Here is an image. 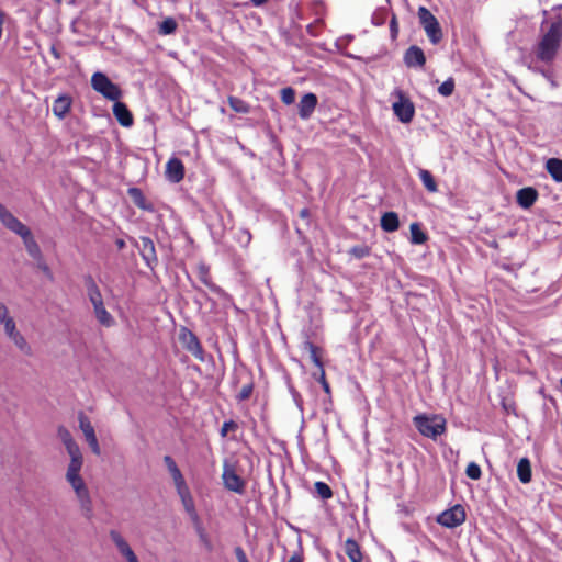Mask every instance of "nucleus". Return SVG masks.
Returning <instances> with one entry per match:
<instances>
[{"mask_svg":"<svg viewBox=\"0 0 562 562\" xmlns=\"http://www.w3.org/2000/svg\"><path fill=\"white\" fill-rule=\"evenodd\" d=\"M562 41V22H552L549 30L539 41L535 54L538 60L544 64H551L558 53Z\"/></svg>","mask_w":562,"mask_h":562,"instance_id":"f257e3e1","label":"nucleus"},{"mask_svg":"<svg viewBox=\"0 0 562 562\" xmlns=\"http://www.w3.org/2000/svg\"><path fill=\"white\" fill-rule=\"evenodd\" d=\"M11 317L8 315L7 306L2 307L0 311V323H5V319H10Z\"/></svg>","mask_w":562,"mask_h":562,"instance_id":"bf43d9fd","label":"nucleus"},{"mask_svg":"<svg viewBox=\"0 0 562 562\" xmlns=\"http://www.w3.org/2000/svg\"><path fill=\"white\" fill-rule=\"evenodd\" d=\"M116 246H117V248H119V249L124 248V246H125L124 240H123V239H117V240H116Z\"/></svg>","mask_w":562,"mask_h":562,"instance_id":"e2e57ef3","label":"nucleus"},{"mask_svg":"<svg viewBox=\"0 0 562 562\" xmlns=\"http://www.w3.org/2000/svg\"><path fill=\"white\" fill-rule=\"evenodd\" d=\"M82 468V460H70L68 464V469L66 472V477L74 476V475H80V471Z\"/></svg>","mask_w":562,"mask_h":562,"instance_id":"ea45409f","label":"nucleus"},{"mask_svg":"<svg viewBox=\"0 0 562 562\" xmlns=\"http://www.w3.org/2000/svg\"><path fill=\"white\" fill-rule=\"evenodd\" d=\"M11 317L8 315L7 306L2 307L0 311V323H5V319H10Z\"/></svg>","mask_w":562,"mask_h":562,"instance_id":"13d9d810","label":"nucleus"},{"mask_svg":"<svg viewBox=\"0 0 562 562\" xmlns=\"http://www.w3.org/2000/svg\"><path fill=\"white\" fill-rule=\"evenodd\" d=\"M91 87L94 91L110 101H117L122 95L120 87L112 82L110 78L101 71H97L92 75Z\"/></svg>","mask_w":562,"mask_h":562,"instance_id":"39448f33","label":"nucleus"},{"mask_svg":"<svg viewBox=\"0 0 562 562\" xmlns=\"http://www.w3.org/2000/svg\"><path fill=\"white\" fill-rule=\"evenodd\" d=\"M414 426L427 438L436 440L446 431V419L438 414H419L413 418Z\"/></svg>","mask_w":562,"mask_h":562,"instance_id":"f03ea898","label":"nucleus"},{"mask_svg":"<svg viewBox=\"0 0 562 562\" xmlns=\"http://www.w3.org/2000/svg\"><path fill=\"white\" fill-rule=\"evenodd\" d=\"M166 177L172 183H178L184 178V166L179 158L172 157L167 161Z\"/></svg>","mask_w":562,"mask_h":562,"instance_id":"a211bd4d","label":"nucleus"},{"mask_svg":"<svg viewBox=\"0 0 562 562\" xmlns=\"http://www.w3.org/2000/svg\"><path fill=\"white\" fill-rule=\"evenodd\" d=\"M390 31H391L392 37L393 38L396 37L398 30H397V22H396V18L395 16H393L391 22H390Z\"/></svg>","mask_w":562,"mask_h":562,"instance_id":"5fc2aeb1","label":"nucleus"},{"mask_svg":"<svg viewBox=\"0 0 562 562\" xmlns=\"http://www.w3.org/2000/svg\"><path fill=\"white\" fill-rule=\"evenodd\" d=\"M10 339L13 341V344L26 356L32 355V348L25 340V338L20 334L16 333Z\"/></svg>","mask_w":562,"mask_h":562,"instance_id":"f704fd0d","label":"nucleus"},{"mask_svg":"<svg viewBox=\"0 0 562 562\" xmlns=\"http://www.w3.org/2000/svg\"><path fill=\"white\" fill-rule=\"evenodd\" d=\"M251 3L255 5V7H261L262 4H265L266 2H268L269 0H250Z\"/></svg>","mask_w":562,"mask_h":562,"instance_id":"052dcab7","label":"nucleus"},{"mask_svg":"<svg viewBox=\"0 0 562 562\" xmlns=\"http://www.w3.org/2000/svg\"><path fill=\"white\" fill-rule=\"evenodd\" d=\"M3 326H4V331L9 338L12 337L14 334L19 333L16 330L15 322L13 318L5 319V323H3Z\"/></svg>","mask_w":562,"mask_h":562,"instance_id":"de8ad7c7","label":"nucleus"},{"mask_svg":"<svg viewBox=\"0 0 562 562\" xmlns=\"http://www.w3.org/2000/svg\"><path fill=\"white\" fill-rule=\"evenodd\" d=\"M136 247L138 248L145 265L153 270L158 263L156 248L153 239L147 236H142L136 243Z\"/></svg>","mask_w":562,"mask_h":562,"instance_id":"9d476101","label":"nucleus"},{"mask_svg":"<svg viewBox=\"0 0 562 562\" xmlns=\"http://www.w3.org/2000/svg\"><path fill=\"white\" fill-rule=\"evenodd\" d=\"M195 528H196V531H198V533L200 536L201 541L206 543L207 542V538H206V535H205L204 529L202 528L200 521H199V525H195Z\"/></svg>","mask_w":562,"mask_h":562,"instance_id":"4d7b16f0","label":"nucleus"},{"mask_svg":"<svg viewBox=\"0 0 562 562\" xmlns=\"http://www.w3.org/2000/svg\"><path fill=\"white\" fill-rule=\"evenodd\" d=\"M237 428H238L237 423H235L234 420H227V422H224L220 434L224 438L227 436V434L229 431L236 430Z\"/></svg>","mask_w":562,"mask_h":562,"instance_id":"49530a36","label":"nucleus"},{"mask_svg":"<svg viewBox=\"0 0 562 562\" xmlns=\"http://www.w3.org/2000/svg\"><path fill=\"white\" fill-rule=\"evenodd\" d=\"M229 106L237 113H248V105L240 99L235 97L228 98Z\"/></svg>","mask_w":562,"mask_h":562,"instance_id":"4c0bfd02","label":"nucleus"},{"mask_svg":"<svg viewBox=\"0 0 562 562\" xmlns=\"http://www.w3.org/2000/svg\"><path fill=\"white\" fill-rule=\"evenodd\" d=\"M467 514L462 505H454L443 510L437 517V522L446 528L452 529L465 521Z\"/></svg>","mask_w":562,"mask_h":562,"instance_id":"0eeeda50","label":"nucleus"},{"mask_svg":"<svg viewBox=\"0 0 562 562\" xmlns=\"http://www.w3.org/2000/svg\"><path fill=\"white\" fill-rule=\"evenodd\" d=\"M251 240V235L247 229H243L239 232L238 241L248 245Z\"/></svg>","mask_w":562,"mask_h":562,"instance_id":"3c124183","label":"nucleus"},{"mask_svg":"<svg viewBox=\"0 0 562 562\" xmlns=\"http://www.w3.org/2000/svg\"><path fill=\"white\" fill-rule=\"evenodd\" d=\"M418 19L429 41L438 44L442 38V32L436 16L425 7L418 9Z\"/></svg>","mask_w":562,"mask_h":562,"instance_id":"423d86ee","label":"nucleus"},{"mask_svg":"<svg viewBox=\"0 0 562 562\" xmlns=\"http://www.w3.org/2000/svg\"><path fill=\"white\" fill-rule=\"evenodd\" d=\"M288 562H303L302 558L299 554L292 555Z\"/></svg>","mask_w":562,"mask_h":562,"instance_id":"680f3d73","label":"nucleus"},{"mask_svg":"<svg viewBox=\"0 0 562 562\" xmlns=\"http://www.w3.org/2000/svg\"><path fill=\"white\" fill-rule=\"evenodd\" d=\"M391 98L395 99L392 103V110L396 119L403 124L411 123L415 116V105L407 93L396 88L392 91Z\"/></svg>","mask_w":562,"mask_h":562,"instance_id":"20e7f679","label":"nucleus"},{"mask_svg":"<svg viewBox=\"0 0 562 562\" xmlns=\"http://www.w3.org/2000/svg\"><path fill=\"white\" fill-rule=\"evenodd\" d=\"M303 348L304 350H306L310 355V359L312 360V362L318 368V369H322L323 368V363H322V360L318 356V348L311 341L306 340L304 341L303 344Z\"/></svg>","mask_w":562,"mask_h":562,"instance_id":"473e14b6","label":"nucleus"},{"mask_svg":"<svg viewBox=\"0 0 562 562\" xmlns=\"http://www.w3.org/2000/svg\"><path fill=\"white\" fill-rule=\"evenodd\" d=\"M20 236L23 239L27 254L38 262V267L43 269V271L47 272L48 267L43 262L41 248L34 239L31 231L26 228Z\"/></svg>","mask_w":562,"mask_h":562,"instance_id":"9b49d317","label":"nucleus"},{"mask_svg":"<svg viewBox=\"0 0 562 562\" xmlns=\"http://www.w3.org/2000/svg\"><path fill=\"white\" fill-rule=\"evenodd\" d=\"M454 91V80L453 78H448L445 80L438 88L439 94L442 97H450Z\"/></svg>","mask_w":562,"mask_h":562,"instance_id":"58836bf2","label":"nucleus"},{"mask_svg":"<svg viewBox=\"0 0 562 562\" xmlns=\"http://www.w3.org/2000/svg\"><path fill=\"white\" fill-rule=\"evenodd\" d=\"M0 222L9 231L21 235L27 227L20 222L4 205L0 203Z\"/></svg>","mask_w":562,"mask_h":562,"instance_id":"4468645a","label":"nucleus"},{"mask_svg":"<svg viewBox=\"0 0 562 562\" xmlns=\"http://www.w3.org/2000/svg\"><path fill=\"white\" fill-rule=\"evenodd\" d=\"M281 100L285 104H292L295 101V90L291 87L281 90Z\"/></svg>","mask_w":562,"mask_h":562,"instance_id":"79ce46f5","label":"nucleus"},{"mask_svg":"<svg viewBox=\"0 0 562 562\" xmlns=\"http://www.w3.org/2000/svg\"><path fill=\"white\" fill-rule=\"evenodd\" d=\"M403 59L408 68H423L426 64L423 49L416 45L409 46L406 49Z\"/></svg>","mask_w":562,"mask_h":562,"instance_id":"dca6fc26","label":"nucleus"},{"mask_svg":"<svg viewBox=\"0 0 562 562\" xmlns=\"http://www.w3.org/2000/svg\"><path fill=\"white\" fill-rule=\"evenodd\" d=\"M127 193L137 207L146 211L150 210V206L147 204L146 199L139 188H128Z\"/></svg>","mask_w":562,"mask_h":562,"instance_id":"c756f323","label":"nucleus"},{"mask_svg":"<svg viewBox=\"0 0 562 562\" xmlns=\"http://www.w3.org/2000/svg\"><path fill=\"white\" fill-rule=\"evenodd\" d=\"M180 341L193 357H195L201 362H205L206 358L204 349L195 334L187 328H183L180 334Z\"/></svg>","mask_w":562,"mask_h":562,"instance_id":"1a4fd4ad","label":"nucleus"},{"mask_svg":"<svg viewBox=\"0 0 562 562\" xmlns=\"http://www.w3.org/2000/svg\"><path fill=\"white\" fill-rule=\"evenodd\" d=\"M58 437L60 438L65 447L76 443L69 430L63 426L58 428Z\"/></svg>","mask_w":562,"mask_h":562,"instance_id":"a18cd8bd","label":"nucleus"},{"mask_svg":"<svg viewBox=\"0 0 562 562\" xmlns=\"http://www.w3.org/2000/svg\"><path fill=\"white\" fill-rule=\"evenodd\" d=\"M252 390H254V383L252 382L246 383L241 387L239 393L236 395L237 401L243 402V401L248 400L252 393Z\"/></svg>","mask_w":562,"mask_h":562,"instance_id":"c03bdc74","label":"nucleus"},{"mask_svg":"<svg viewBox=\"0 0 562 562\" xmlns=\"http://www.w3.org/2000/svg\"><path fill=\"white\" fill-rule=\"evenodd\" d=\"M234 551L238 562H249L241 547H236Z\"/></svg>","mask_w":562,"mask_h":562,"instance_id":"864d4df0","label":"nucleus"},{"mask_svg":"<svg viewBox=\"0 0 562 562\" xmlns=\"http://www.w3.org/2000/svg\"><path fill=\"white\" fill-rule=\"evenodd\" d=\"M57 4L61 3V0H54Z\"/></svg>","mask_w":562,"mask_h":562,"instance_id":"774afa93","label":"nucleus"},{"mask_svg":"<svg viewBox=\"0 0 562 562\" xmlns=\"http://www.w3.org/2000/svg\"><path fill=\"white\" fill-rule=\"evenodd\" d=\"M345 553L351 562H362L363 555L359 544L353 539L349 538L345 542Z\"/></svg>","mask_w":562,"mask_h":562,"instance_id":"bb28decb","label":"nucleus"},{"mask_svg":"<svg viewBox=\"0 0 562 562\" xmlns=\"http://www.w3.org/2000/svg\"><path fill=\"white\" fill-rule=\"evenodd\" d=\"M94 311V315H95V318L98 319V322L105 326V327H111L114 325V318L113 316L106 311L105 306H104V303L102 305H99V306H95L93 308Z\"/></svg>","mask_w":562,"mask_h":562,"instance_id":"c85d7f7f","label":"nucleus"},{"mask_svg":"<svg viewBox=\"0 0 562 562\" xmlns=\"http://www.w3.org/2000/svg\"><path fill=\"white\" fill-rule=\"evenodd\" d=\"M418 176H419V179L423 182L424 187L429 192L435 193L438 191L437 182L435 181V179L429 170L420 169L418 172Z\"/></svg>","mask_w":562,"mask_h":562,"instance_id":"7c9ffc66","label":"nucleus"},{"mask_svg":"<svg viewBox=\"0 0 562 562\" xmlns=\"http://www.w3.org/2000/svg\"><path fill=\"white\" fill-rule=\"evenodd\" d=\"M164 462L172 477L176 490L187 486V482L178 468L176 461L170 456L164 457Z\"/></svg>","mask_w":562,"mask_h":562,"instance_id":"412c9836","label":"nucleus"},{"mask_svg":"<svg viewBox=\"0 0 562 562\" xmlns=\"http://www.w3.org/2000/svg\"><path fill=\"white\" fill-rule=\"evenodd\" d=\"M71 106V98L67 94L59 95L53 103L52 111L58 119H64Z\"/></svg>","mask_w":562,"mask_h":562,"instance_id":"5701e85b","label":"nucleus"},{"mask_svg":"<svg viewBox=\"0 0 562 562\" xmlns=\"http://www.w3.org/2000/svg\"><path fill=\"white\" fill-rule=\"evenodd\" d=\"M411 243L414 245H422L427 240V235L422 231L418 223H412L409 226Z\"/></svg>","mask_w":562,"mask_h":562,"instance_id":"2f4dec72","label":"nucleus"},{"mask_svg":"<svg viewBox=\"0 0 562 562\" xmlns=\"http://www.w3.org/2000/svg\"><path fill=\"white\" fill-rule=\"evenodd\" d=\"M113 114L123 127H130L133 125V115L125 103L120 102L119 100L114 101Z\"/></svg>","mask_w":562,"mask_h":562,"instance_id":"aec40b11","label":"nucleus"},{"mask_svg":"<svg viewBox=\"0 0 562 562\" xmlns=\"http://www.w3.org/2000/svg\"><path fill=\"white\" fill-rule=\"evenodd\" d=\"M177 26L173 18H166L159 23L158 31L161 35H170L176 32Z\"/></svg>","mask_w":562,"mask_h":562,"instance_id":"72a5a7b5","label":"nucleus"},{"mask_svg":"<svg viewBox=\"0 0 562 562\" xmlns=\"http://www.w3.org/2000/svg\"><path fill=\"white\" fill-rule=\"evenodd\" d=\"M52 53L55 55V57H58V53L55 47H52Z\"/></svg>","mask_w":562,"mask_h":562,"instance_id":"69168bd1","label":"nucleus"},{"mask_svg":"<svg viewBox=\"0 0 562 562\" xmlns=\"http://www.w3.org/2000/svg\"><path fill=\"white\" fill-rule=\"evenodd\" d=\"M306 215H307V210H305V209H304V210H302V211H301V216H303V217H304V216H306Z\"/></svg>","mask_w":562,"mask_h":562,"instance_id":"0e129e2a","label":"nucleus"},{"mask_svg":"<svg viewBox=\"0 0 562 562\" xmlns=\"http://www.w3.org/2000/svg\"><path fill=\"white\" fill-rule=\"evenodd\" d=\"M290 392L292 394L293 401L297 408L302 412L303 411V400L299 392H296L293 387H290Z\"/></svg>","mask_w":562,"mask_h":562,"instance_id":"8fccbe9b","label":"nucleus"},{"mask_svg":"<svg viewBox=\"0 0 562 562\" xmlns=\"http://www.w3.org/2000/svg\"><path fill=\"white\" fill-rule=\"evenodd\" d=\"M319 370V376L317 378V380L321 382L322 386H323V390L326 392V393H329V384L327 383L326 379H325V371H324V368L322 369H318Z\"/></svg>","mask_w":562,"mask_h":562,"instance_id":"603ef678","label":"nucleus"},{"mask_svg":"<svg viewBox=\"0 0 562 562\" xmlns=\"http://www.w3.org/2000/svg\"><path fill=\"white\" fill-rule=\"evenodd\" d=\"M110 538L112 542L115 544L116 550L127 561L132 562L137 559L135 552L128 544V542L125 540V538L116 530L110 531Z\"/></svg>","mask_w":562,"mask_h":562,"instance_id":"ddd939ff","label":"nucleus"},{"mask_svg":"<svg viewBox=\"0 0 562 562\" xmlns=\"http://www.w3.org/2000/svg\"><path fill=\"white\" fill-rule=\"evenodd\" d=\"M315 491L318 494V496L324 501L328 499L333 496L331 488L325 482H321V481L316 482Z\"/></svg>","mask_w":562,"mask_h":562,"instance_id":"e433bc0d","label":"nucleus"},{"mask_svg":"<svg viewBox=\"0 0 562 562\" xmlns=\"http://www.w3.org/2000/svg\"><path fill=\"white\" fill-rule=\"evenodd\" d=\"M177 494L179 495L181 503L183 505V508L187 512V514L189 515L192 522L194 525H199L200 517L195 509L194 499L191 495V492H190L188 485L177 490Z\"/></svg>","mask_w":562,"mask_h":562,"instance_id":"2eb2a0df","label":"nucleus"},{"mask_svg":"<svg viewBox=\"0 0 562 562\" xmlns=\"http://www.w3.org/2000/svg\"><path fill=\"white\" fill-rule=\"evenodd\" d=\"M465 474L472 480H479L482 475V471L477 463L470 462L465 469Z\"/></svg>","mask_w":562,"mask_h":562,"instance_id":"a19ab883","label":"nucleus"},{"mask_svg":"<svg viewBox=\"0 0 562 562\" xmlns=\"http://www.w3.org/2000/svg\"><path fill=\"white\" fill-rule=\"evenodd\" d=\"M349 254L356 259H362L370 255V247L367 245H356L350 248Z\"/></svg>","mask_w":562,"mask_h":562,"instance_id":"c9c22d12","label":"nucleus"},{"mask_svg":"<svg viewBox=\"0 0 562 562\" xmlns=\"http://www.w3.org/2000/svg\"><path fill=\"white\" fill-rule=\"evenodd\" d=\"M546 169L555 182L562 183V159L549 158L546 161Z\"/></svg>","mask_w":562,"mask_h":562,"instance_id":"a878e982","label":"nucleus"},{"mask_svg":"<svg viewBox=\"0 0 562 562\" xmlns=\"http://www.w3.org/2000/svg\"><path fill=\"white\" fill-rule=\"evenodd\" d=\"M323 25V20L317 19L316 21L306 26V32L308 33V35L317 37L322 31Z\"/></svg>","mask_w":562,"mask_h":562,"instance_id":"37998d69","label":"nucleus"},{"mask_svg":"<svg viewBox=\"0 0 562 562\" xmlns=\"http://www.w3.org/2000/svg\"><path fill=\"white\" fill-rule=\"evenodd\" d=\"M381 228L384 232L393 233L400 226L398 215L395 212H386L382 215L380 222Z\"/></svg>","mask_w":562,"mask_h":562,"instance_id":"393cba45","label":"nucleus"},{"mask_svg":"<svg viewBox=\"0 0 562 562\" xmlns=\"http://www.w3.org/2000/svg\"><path fill=\"white\" fill-rule=\"evenodd\" d=\"M66 480L76 494L82 516L91 520L94 516L93 503L83 479L81 475H74L66 477Z\"/></svg>","mask_w":562,"mask_h":562,"instance_id":"7ed1b4c3","label":"nucleus"},{"mask_svg":"<svg viewBox=\"0 0 562 562\" xmlns=\"http://www.w3.org/2000/svg\"><path fill=\"white\" fill-rule=\"evenodd\" d=\"M317 103H318V99L315 93H313V92L305 93L301 98V100L297 104L299 116L302 120H308L312 116V114L314 113V111L317 106Z\"/></svg>","mask_w":562,"mask_h":562,"instance_id":"f3484780","label":"nucleus"},{"mask_svg":"<svg viewBox=\"0 0 562 562\" xmlns=\"http://www.w3.org/2000/svg\"><path fill=\"white\" fill-rule=\"evenodd\" d=\"M85 282H86V288H87V295H88L89 301L91 302L93 308L95 306L102 305L103 297H102V294H101L95 281L93 280V278L88 276L86 278Z\"/></svg>","mask_w":562,"mask_h":562,"instance_id":"4be33fe9","label":"nucleus"},{"mask_svg":"<svg viewBox=\"0 0 562 562\" xmlns=\"http://www.w3.org/2000/svg\"><path fill=\"white\" fill-rule=\"evenodd\" d=\"M200 281L210 289L213 293L224 296L225 292L222 288L211 281L209 268L205 265H200L198 268Z\"/></svg>","mask_w":562,"mask_h":562,"instance_id":"b1692460","label":"nucleus"},{"mask_svg":"<svg viewBox=\"0 0 562 562\" xmlns=\"http://www.w3.org/2000/svg\"><path fill=\"white\" fill-rule=\"evenodd\" d=\"M517 476L519 481L527 484L531 481V463L528 458H521L517 464Z\"/></svg>","mask_w":562,"mask_h":562,"instance_id":"cd10ccee","label":"nucleus"},{"mask_svg":"<svg viewBox=\"0 0 562 562\" xmlns=\"http://www.w3.org/2000/svg\"><path fill=\"white\" fill-rule=\"evenodd\" d=\"M78 419H79V427H80L81 431L83 432L85 438H86L89 447L91 448L92 452L95 456H100V453H101L100 446H99V442H98V439L95 436L94 428L91 425L89 418L83 413H80Z\"/></svg>","mask_w":562,"mask_h":562,"instance_id":"f8f14e48","label":"nucleus"},{"mask_svg":"<svg viewBox=\"0 0 562 562\" xmlns=\"http://www.w3.org/2000/svg\"><path fill=\"white\" fill-rule=\"evenodd\" d=\"M538 199V192L532 187L519 189L516 194V200L519 206L527 210L531 207Z\"/></svg>","mask_w":562,"mask_h":562,"instance_id":"6ab92c4d","label":"nucleus"},{"mask_svg":"<svg viewBox=\"0 0 562 562\" xmlns=\"http://www.w3.org/2000/svg\"><path fill=\"white\" fill-rule=\"evenodd\" d=\"M222 480L225 488L236 494L245 492V481L236 473L235 467L227 460L223 464Z\"/></svg>","mask_w":562,"mask_h":562,"instance_id":"6e6552de","label":"nucleus"},{"mask_svg":"<svg viewBox=\"0 0 562 562\" xmlns=\"http://www.w3.org/2000/svg\"><path fill=\"white\" fill-rule=\"evenodd\" d=\"M68 454L70 456V460L77 459L82 460V456L80 449L77 443L70 445L66 447Z\"/></svg>","mask_w":562,"mask_h":562,"instance_id":"09e8293b","label":"nucleus"},{"mask_svg":"<svg viewBox=\"0 0 562 562\" xmlns=\"http://www.w3.org/2000/svg\"><path fill=\"white\" fill-rule=\"evenodd\" d=\"M196 290L201 293L202 296H206V293L204 291H202L201 289H196Z\"/></svg>","mask_w":562,"mask_h":562,"instance_id":"338daca9","label":"nucleus"},{"mask_svg":"<svg viewBox=\"0 0 562 562\" xmlns=\"http://www.w3.org/2000/svg\"><path fill=\"white\" fill-rule=\"evenodd\" d=\"M530 68H531V69H533L535 71H537V72L541 74L544 78H547L548 80H550L552 85H554V82H553V81H552V79H551V72H550V71L544 70V69H540V68H538V67H532V66H530Z\"/></svg>","mask_w":562,"mask_h":562,"instance_id":"6e6d98bb","label":"nucleus"}]
</instances>
